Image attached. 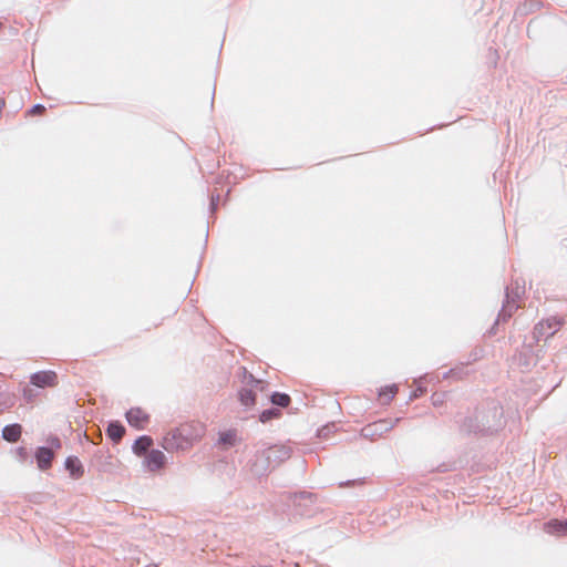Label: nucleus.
I'll return each mask as SVG.
<instances>
[{
    "instance_id": "aec40b11",
    "label": "nucleus",
    "mask_w": 567,
    "mask_h": 567,
    "mask_svg": "<svg viewBox=\"0 0 567 567\" xmlns=\"http://www.w3.org/2000/svg\"><path fill=\"white\" fill-rule=\"evenodd\" d=\"M238 395H239V399H240L241 403H243L244 405H247V402H248V390H246L245 388H243V389L239 391Z\"/></svg>"
},
{
    "instance_id": "393cba45",
    "label": "nucleus",
    "mask_w": 567,
    "mask_h": 567,
    "mask_svg": "<svg viewBox=\"0 0 567 567\" xmlns=\"http://www.w3.org/2000/svg\"><path fill=\"white\" fill-rule=\"evenodd\" d=\"M146 567H156L155 565L146 566Z\"/></svg>"
},
{
    "instance_id": "0eeeda50",
    "label": "nucleus",
    "mask_w": 567,
    "mask_h": 567,
    "mask_svg": "<svg viewBox=\"0 0 567 567\" xmlns=\"http://www.w3.org/2000/svg\"><path fill=\"white\" fill-rule=\"evenodd\" d=\"M126 420L130 425L141 430L144 424L148 421V415L140 408H134L127 411Z\"/></svg>"
},
{
    "instance_id": "39448f33",
    "label": "nucleus",
    "mask_w": 567,
    "mask_h": 567,
    "mask_svg": "<svg viewBox=\"0 0 567 567\" xmlns=\"http://www.w3.org/2000/svg\"><path fill=\"white\" fill-rule=\"evenodd\" d=\"M166 462L165 454L159 450L150 451L144 458V465L151 472H155L164 466Z\"/></svg>"
},
{
    "instance_id": "5701e85b",
    "label": "nucleus",
    "mask_w": 567,
    "mask_h": 567,
    "mask_svg": "<svg viewBox=\"0 0 567 567\" xmlns=\"http://www.w3.org/2000/svg\"><path fill=\"white\" fill-rule=\"evenodd\" d=\"M30 392H31V390H27V389H25V390H24V393H23V394H24V396H25L28 400H30V399H31V393H30Z\"/></svg>"
},
{
    "instance_id": "7ed1b4c3",
    "label": "nucleus",
    "mask_w": 567,
    "mask_h": 567,
    "mask_svg": "<svg viewBox=\"0 0 567 567\" xmlns=\"http://www.w3.org/2000/svg\"><path fill=\"white\" fill-rule=\"evenodd\" d=\"M182 427V435L186 441L184 446H187V450L193 446L195 442L200 440L205 434V425L199 422H193L188 424L181 425Z\"/></svg>"
},
{
    "instance_id": "412c9836",
    "label": "nucleus",
    "mask_w": 567,
    "mask_h": 567,
    "mask_svg": "<svg viewBox=\"0 0 567 567\" xmlns=\"http://www.w3.org/2000/svg\"><path fill=\"white\" fill-rule=\"evenodd\" d=\"M219 199H220V194H219V193H217V194L213 193V194H212V198H210V208H212L213 210H214V209H216V206H217V204H218Z\"/></svg>"
},
{
    "instance_id": "dca6fc26",
    "label": "nucleus",
    "mask_w": 567,
    "mask_h": 567,
    "mask_svg": "<svg viewBox=\"0 0 567 567\" xmlns=\"http://www.w3.org/2000/svg\"><path fill=\"white\" fill-rule=\"evenodd\" d=\"M281 416V411L278 409H268L260 413L259 421L261 423H267L272 419H279Z\"/></svg>"
},
{
    "instance_id": "1a4fd4ad",
    "label": "nucleus",
    "mask_w": 567,
    "mask_h": 567,
    "mask_svg": "<svg viewBox=\"0 0 567 567\" xmlns=\"http://www.w3.org/2000/svg\"><path fill=\"white\" fill-rule=\"evenodd\" d=\"M22 433V427L18 423L6 425L2 430V437L11 443L17 442Z\"/></svg>"
},
{
    "instance_id": "f03ea898",
    "label": "nucleus",
    "mask_w": 567,
    "mask_h": 567,
    "mask_svg": "<svg viewBox=\"0 0 567 567\" xmlns=\"http://www.w3.org/2000/svg\"><path fill=\"white\" fill-rule=\"evenodd\" d=\"M398 422H399V419H396V420H379L377 422L370 423L367 426H364L361 430V434L364 437L375 440V439L382 436L384 433L392 430Z\"/></svg>"
},
{
    "instance_id": "6e6552de",
    "label": "nucleus",
    "mask_w": 567,
    "mask_h": 567,
    "mask_svg": "<svg viewBox=\"0 0 567 567\" xmlns=\"http://www.w3.org/2000/svg\"><path fill=\"white\" fill-rule=\"evenodd\" d=\"M37 463L40 470H47L51 466V462L53 458V452L51 449L41 446L37 450L35 453Z\"/></svg>"
},
{
    "instance_id": "2eb2a0df",
    "label": "nucleus",
    "mask_w": 567,
    "mask_h": 567,
    "mask_svg": "<svg viewBox=\"0 0 567 567\" xmlns=\"http://www.w3.org/2000/svg\"><path fill=\"white\" fill-rule=\"evenodd\" d=\"M271 402L275 405H278L281 408H287L290 404L291 400H290V396L286 393L275 392L271 395Z\"/></svg>"
},
{
    "instance_id": "4468645a",
    "label": "nucleus",
    "mask_w": 567,
    "mask_h": 567,
    "mask_svg": "<svg viewBox=\"0 0 567 567\" xmlns=\"http://www.w3.org/2000/svg\"><path fill=\"white\" fill-rule=\"evenodd\" d=\"M65 467L74 476H80L83 474L82 464L76 456H69L65 460Z\"/></svg>"
},
{
    "instance_id": "f3484780",
    "label": "nucleus",
    "mask_w": 567,
    "mask_h": 567,
    "mask_svg": "<svg viewBox=\"0 0 567 567\" xmlns=\"http://www.w3.org/2000/svg\"><path fill=\"white\" fill-rule=\"evenodd\" d=\"M14 405V396L10 393H0V413Z\"/></svg>"
},
{
    "instance_id": "9b49d317",
    "label": "nucleus",
    "mask_w": 567,
    "mask_h": 567,
    "mask_svg": "<svg viewBox=\"0 0 567 567\" xmlns=\"http://www.w3.org/2000/svg\"><path fill=\"white\" fill-rule=\"evenodd\" d=\"M398 393V386L395 384L386 385L379 391V401L381 404L388 405L394 399Z\"/></svg>"
},
{
    "instance_id": "4be33fe9",
    "label": "nucleus",
    "mask_w": 567,
    "mask_h": 567,
    "mask_svg": "<svg viewBox=\"0 0 567 567\" xmlns=\"http://www.w3.org/2000/svg\"><path fill=\"white\" fill-rule=\"evenodd\" d=\"M44 111V106L42 104H35L32 106V109L29 111L30 114H38Z\"/></svg>"
},
{
    "instance_id": "f257e3e1",
    "label": "nucleus",
    "mask_w": 567,
    "mask_h": 567,
    "mask_svg": "<svg viewBox=\"0 0 567 567\" xmlns=\"http://www.w3.org/2000/svg\"><path fill=\"white\" fill-rule=\"evenodd\" d=\"M286 457H288V451L284 446H270L265 450L260 456H257L255 466L260 470L276 467Z\"/></svg>"
},
{
    "instance_id": "20e7f679",
    "label": "nucleus",
    "mask_w": 567,
    "mask_h": 567,
    "mask_svg": "<svg viewBox=\"0 0 567 567\" xmlns=\"http://www.w3.org/2000/svg\"><path fill=\"white\" fill-rule=\"evenodd\" d=\"M182 427H175L171 430L164 437L162 442V446L167 452H177V451H185L187 450V446H184L186 441L182 435Z\"/></svg>"
},
{
    "instance_id": "f8f14e48",
    "label": "nucleus",
    "mask_w": 567,
    "mask_h": 567,
    "mask_svg": "<svg viewBox=\"0 0 567 567\" xmlns=\"http://www.w3.org/2000/svg\"><path fill=\"white\" fill-rule=\"evenodd\" d=\"M152 443H153L152 439L150 436L144 435V436L138 437L134 442L132 450L136 455L141 456L143 454H146V452L151 447Z\"/></svg>"
},
{
    "instance_id": "423d86ee",
    "label": "nucleus",
    "mask_w": 567,
    "mask_h": 567,
    "mask_svg": "<svg viewBox=\"0 0 567 567\" xmlns=\"http://www.w3.org/2000/svg\"><path fill=\"white\" fill-rule=\"evenodd\" d=\"M56 374L52 371H40L31 375V383L38 388L54 385Z\"/></svg>"
},
{
    "instance_id": "9d476101",
    "label": "nucleus",
    "mask_w": 567,
    "mask_h": 567,
    "mask_svg": "<svg viewBox=\"0 0 567 567\" xmlns=\"http://www.w3.org/2000/svg\"><path fill=\"white\" fill-rule=\"evenodd\" d=\"M238 442V433L236 430H228L219 433L218 444L224 447H230Z\"/></svg>"
},
{
    "instance_id": "b1692460",
    "label": "nucleus",
    "mask_w": 567,
    "mask_h": 567,
    "mask_svg": "<svg viewBox=\"0 0 567 567\" xmlns=\"http://www.w3.org/2000/svg\"><path fill=\"white\" fill-rule=\"evenodd\" d=\"M546 324H548V327H549V328H551V324H550V322H549V321H546ZM544 326H545V322H540V323L538 324V327H539L540 329H543V328H544Z\"/></svg>"
},
{
    "instance_id": "a211bd4d",
    "label": "nucleus",
    "mask_w": 567,
    "mask_h": 567,
    "mask_svg": "<svg viewBox=\"0 0 567 567\" xmlns=\"http://www.w3.org/2000/svg\"><path fill=\"white\" fill-rule=\"evenodd\" d=\"M567 529V522L563 523L559 520H550L546 524V530L548 533H559Z\"/></svg>"
},
{
    "instance_id": "ddd939ff",
    "label": "nucleus",
    "mask_w": 567,
    "mask_h": 567,
    "mask_svg": "<svg viewBox=\"0 0 567 567\" xmlns=\"http://www.w3.org/2000/svg\"><path fill=\"white\" fill-rule=\"evenodd\" d=\"M125 433L124 426L118 422H111L107 425L106 434L113 442H118Z\"/></svg>"
},
{
    "instance_id": "6ab92c4d",
    "label": "nucleus",
    "mask_w": 567,
    "mask_h": 567,
    "mask_svg": "<svg viewBox=\"0 0 567 567\" xmlns=\"http://www.w3.org/2000/svg\"><path fill=\"white\" fill-rule=\"evenodd\" d=\"M48 443L50 445L49 449H51V451L54 449V450H59L61 447V441L59 437L56 436H51L48 439Z\"/></svg>"
}]
</instances>
